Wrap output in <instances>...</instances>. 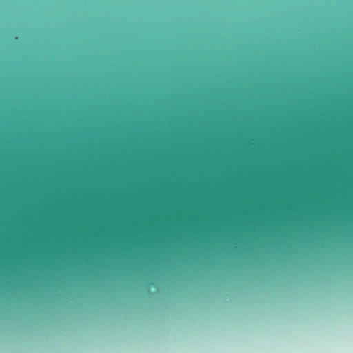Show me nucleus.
I'll use <instances>...</instances> for the list:
<instances>
[{
    "label": "nucleus",
    "instance_id": "nucleus-1",
    "mask_svg": "<svg viewBox=\"0 0 353 353\" xmlns=\"http://www.w3.org/2000/svg\"><path fill=\"white\" fill-rule=\"evenodd\" d=\"M243 83L239 77L237 118L236 214L238 255L243 254Z\"/></svg>",
    "mask_w": 353,
    "mask_h": 353
}]
</instances>
